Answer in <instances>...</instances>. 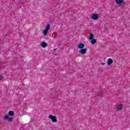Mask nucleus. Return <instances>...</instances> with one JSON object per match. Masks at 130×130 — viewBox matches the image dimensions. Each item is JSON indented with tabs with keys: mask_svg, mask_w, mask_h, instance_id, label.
<instances>
[{
	"mask_svg": "<svg viewBox=\"0 0 130 130\" xmlns=\"http://www.w3.org/2000/svg\"><path fill=\"white\" fill-rule=\"evenodd\" d=\"M15 113L13 111H10L8 112V115H5L4 116V120H7L9 122H12L13 121V118L10 117V116H14Z\"/></svg>",
	"mask_w": 130,
	"mask_h": 130,
	"instance_id": "nucleus-1",
	"label": "nucleus"
},
{
	"mask_svg": "<svg viewBox=\"0 0 130 130\" xmlns=\"http://www.w3.org/2000/svg\"><path fill=\"white\" fill-rule=\"evenodd\" d=\"M49 29H50V24H48L46 26L45 29L43 31L44 36H46V35L48 34V30H49Z\"/></svg>",
	"mask_w": 130,
	"mask_h": 130,
	"instance_id": "nucleus-2",
	"label": "nucleus"
},
{
	"mask_svg": "<svg viewBox=\"0 0 130 130\" xmlns=\"http://www.w3.org/2000/svg\"><path fill=\"white\" fill-rule=\"evenodd\" d=\"M116 4H117L118 6H124L125 5V2L124 0H115Z\"/></svg>",
	"mask_w": 130,
	"mask_h": 130,
	"instance_id": "nucleus-3",
	"label": "nucleus"
},
{
	"mask_svg": "<svg viewBox=\"0 0 130 130\" xmlns=\"http://www.w3.org/2000/svg\"><path fill=\"white\" fill-rule=\"evenodd\" d=\"M49 118H50V119H51L52 122H57V119H56V116H55L49 115Z\"/></svg>",
	"mask_w": 130,
	"mask_h": 130,
	"instance_id": "nucleus-4",
	"label": "nucleus"
},
{
	"mask_svg": "<svg viewBox=\"0 0 130 130\" xmlns=\"http://www.w3.org/2000/svg\"><path fill=\"white\" fill-rule=\"evenodd\" d=\"M91 19L92 20H98L99 15L98 14H93L91 15Z\"/></svg>",
	"mask_w": 130,
	"mask_h": 130,
	"instance_id": "nucleus-5",
	"label": "nucleus"
},
{
	"mask_svg": "<svg viewBox=\"0 0 130 130\" xmlns=\"http://www.w3.org/2000/svg\"><path fill=\"white\" fill-rule=\"evenodd\" d=\"M87 49L86 48L80 49L79 52L81 54H85L86 52H87Z\"/></svg>",
	"mask_w": 130,
	"mask_h": 130,
	"instance_id": "nucleus-6",
	"label": "nucleus"
},
{
	"mask_svg": "<svg viewBox=\"0 0 130 130\" xmlns=\"http://www.w3.org/2000/svg\"><path fill=\"white\" fill-rule=\"evenodd\" d=\"M41 45L42 46V47H43V48H45V47H46V46H48V44L46 43H45V42H42L41 43Z\"/></svg>",
	"mask_w": 130,
	"mask_h": 130,
	"instance_id": "nucleus-7",
	"label": "nucleus"
},
{
	"mask_svg": "<svg viewBox=\"0 0 130 130\" xmlns=\"http://www.w3.org/2000/svg\"><path fill=\"white\" fill-rule=\"evenodd\" d=\"M108 66H111L113 63V60L111 58H109L108 59V61H107Z\"/></svg>",
	"mask_w": 130,
	"mask_h": 130,
	"instance_id": "nucleus-8",
	"label": "nucleus"
},
{
	"mask_svg": "<svg viewBox=\"0 0 130 130\" xmlns=\"http://www.w3.org/2000/svg\"><path fill=\"white\" fill-rule=\"evenodd\" d=\"M84 47H85V44L83 43L79 44L78 45V48H79L80 49H82Z\"/></svg>",
	"mask_w": 130,
	"mask_h": 130,
	"instance_id": "nucleus-9",
	"label": "nucleus"
},
{
	"mask_svg": "<svg viewBox=\"0 0 130 130\" xmlns=\"http://www.w3.org/2000/svg\"><path fill=\"white\" fill-rule=\"evenodd\" d=\"M103 90L101 89L99 91V92L98 93V96H100L101 98L102 97V94H103Z\"/></svg>",
	"mask_w": 130,
	"mask_h": 130,
	"instance_id": "nucleus-10",
	"label": "nucleus"
},
{
	"mask_svg": "<svg viewBox=\"0 0 130 130\" xmlns=\"http://www.w3.org/2000/svg\"><path fill=\"white\" fill-rule=\"evenodd\" d=\"M7 67V64L5 63H0V69H4V68H6Z\"/></svg>",
	"mask_w": 130,
	"mask_h": 130,
	"instance_id": "nucleus-11",
	"label": "nucleus"
},
{
	"mask_svg": "<svg viewBox=\"0 0 130 130\" xmlns=\"http://www.w3.org/2000/svg\"><path fill=\"white\" fill-rule=\"evenodd\" d=\"M91 40V44H95V43H96V42H97V40L95 39H93L92 40Z\"/></svg>",
	"mask_w": 130,
	"mask_h": 130,
	"instance_id": "nucleus-12",
	"label": "nucleus"
},
{
	"mask_svg": "<svg viewBox=\"0 0 130 130\" xmlns=\"http://www.w3.org/2000/svg\"><path fill=\"white\" fill-rule=\"evenodd\" d=\"M92 39H94V35H93V34H90L89 35V40H92Z\"/></svg>",
	"mask_w": 130,
	"mask_h": 130,
	"instance_id": "nucleus-13",
	"label": "nucleus"
},
{
	"mask_svg": "<svg viewBox=\"0 0 130 130\" xmlns=\"http://www.w3.org/2000/svg\"><path fill=\"white\" fill-rule=\"evenodd\" d=\"M118 110H121L122 109V105H119L117 107Z\"/></svg>",
	"mask_w": 130,
	"mask_h": 130,
	"instance_id": "nucleus-14",
	"label": "nucleus"
},
{
	"mask_svg": "<svg viewBox=\"0 0 130 130\" xmlns=\"http://www.w3.org/2000/svg\"><path fill=\"white\" fill-rule=\"evenodd\" d=\"M3 79H4V76H3L2 75H0V80H3Z\"/></svg>",
	"mask_w": 130,
	"mask_h": 130,
	"instance_id": "nucleus-15",
	"label": "nucleus"
},
{
	"mask_svg": "<svg viewBox=\"0 0 130 130\" xmlns=\"http://www.w3.org/2000/svg\"><path fill=\"white\" fill-rule=\"evenodd\" d=\"M30 122H34V119H31L30 120Z\"/></svg>",
	"mask_w": 130,
	"mask_h": 130,
	"instance_id": "nucleus-16",
	"label": "nucleus"
},
{
	"mask_svg": "<svg viewBox=\"0 0 130 130\" xmlns=\"http://www.w3.org/2000/svg\"><path fill=\"white\" fill-rule=\"evenodd\" d=\"M101 64H102V66H104V64H105V63L102 62V63H101Z\"/></svg>",
	"mask_w": 130,
	"mask_h": 130,
	"instance_id": "nucleus-17",
	"label": "nucleus"
},
{
	"mask_svg": "<svg viewBox=\"0 0 130 130\" xmlns=\"http://www.w3.org/2000/svg\"><path fill=\"white\" fill-rule=\"evenodd\" d=\"M105 30H107V28L106 27V25H105Z\"/></svg>",
	"mask_w": 130,
	"mask_h": 130,
	"instance_id": "nucleus-18",
	"label": "nucleus"
},
{
	"mask_svg": "<svg viewBox=\"0 0 130 130\" xmlns=\"http://www.w3.org/2000/svg\"><path fill=\"white\" fill-rule=\"evenodd\" d=\"M57 49H54V51H56V50H57Z\"/></svg>",
	"mask_w": 130,
	"mask_h": 130,
	"instance_id": "nucleus-19",
	"label": "nucleus"
}]
</instances>
